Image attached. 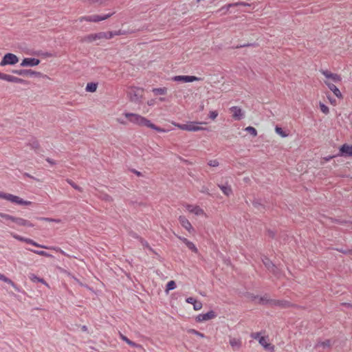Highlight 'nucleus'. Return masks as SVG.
Returning a JSON list of instances; mask_svg holds the SVG:
<instances>
[{"mask_svg":"<svg viewBox=\"0 0 352 352\" xmlns=\"http://www.w3.org/2000/svg\"><path fill=\"white\" fill-rule=\"evenodd\" d=\"M217 315L214 311H210L206 314L198 315L196 318V320L197 322H204L214 318Z\"/></svg>","mask_w":352,"mask_h":352,"instance_id":"12","label":"nucleus"},{"mask_svg":"<svg viewBox=\"0 0 352 352\" xmlns=\"http://www.w3.org/2000/svg\"><path fill=\"white\" fill-rule=\"evenodd\" d=\"M176 287V283L174 280H170L166 285V291L168 292L170 290H173Z\"/></svg>","mask_w":352,"mask_h":352,"instance_id":"32","label":"nucleus"},{"mask_svg":"<svg viewBox=\"0 0 352 352\" xmlns=\"http://www.w3.org/2000/svg\"><path fill=\"white\" fill-rule=\"evenodd\" d=\"M81 330L83 331H87V326H85V325L82 326Z\"/></svg>","mask_w":352,"mask_h":352,"instance_id":"58","label":"nucleus"},{"mask_svg":"<svg viewBox=\"0 0 352 352\" xmlns=\"http://www.w3.org/2000/svg\"><path fill=\"white\" fill-rule=\"evenodd\" d=\"M179 221L182 226L185 228L186 230H188L189 232H190L192 230H193V228L191 226V223L190 221L186 219L184 216H179Z\"/></svg>","mask_w":352,"mask_h":352,"instance_id":"16","label":"nucleus"},{"mask_svg":"<svg viewBox=\"0 0 352 352\" xmlns=\"http://www.w3.org/2000/svg\"><path fill=\"white\" fill-rule=\"evenodd\" d=\"M329 100H330V102H331V103H333V102H336V100H335V99H334V100H331V99H330V98H329Z\"/></svg>","mask_w":352,"mask_h":352,"instance_id":"62","label":"nucleus"},{"mask_svg":"<svg viewBox=\"0 0 352 352\" xmlns=\"http://www.w3.org/2000/svg\"><path fill=\"white\" fill-rule=\"evenodd\" d=\"M251 337L255 340H259V338H261L260 336V333L258 332H256V333H252L251 334Z\"/></svg>","mask_w":352,"mask_h":352,"instance_id":"47","label":"nucleus"},{"mask_svg":"<svg viewBox=\"0 0 352 352\" xmlns=\"http://www.w3.org/2000/svg\"><path fill=\"white\" fill-rule=\"evenodd\" d=\"M95 41H96V39L94 37V34H89L82 38V41L85 42V43H92Z\"/></svg>","mask_w":352,"mask_h":352,"instance_id":"27","label":"nucleus"},{"mask_svg":"<svg viewBox=\"0 0 352 352\" xmlns=\"http://www.w3.org/2000/svg\"><path fill=\"white\" fill-rule=\"evenodd\" d=\"M252 204L255 208L258 210H262L264 208L263 204L258 200H254L252 202Z\"/></svg>","mask_w":352,"mask_h":352,"instance_id":"30","label":"nucleus"},{"mask_svg":"<svg viewBox=\"0 0 352 352\" xmlns=\"http://www.w3.org/2000/svg\"><path fill=\"white\" fill-rule=\"evenodd\" d=\"M13 74L22 76H38L40 75L39 72H34L32 69H13L12 71Z\"/></svg>","mask_w":352,"mask_h":352,"instance_id":"10","label":"nucleus"},{"mask_svg":"<svg viewBox=\"0 0 352 352\" xmlns=\"http://www.w3.org/2000/svg\"><path fill=\"white\" fill-rule=\"evenodd\" d=\"M196 124H206L205 122H189L187 124H179L174 122L173 124L179 129L188 131H199L206 130V128L196 126Z\"/></svg>","mask_w":352,"mask_h":352,"instance_id":"2","label":"nucleus"},{"mask_svg":"<svg viewBox=\"0 0 352 352\" xmlns=\"http://www.w3.org/2000/svg\"><path fill=\"white\" fill-rule=\"evenodd\" d=\"M29 144H30L31 148L33 149L35 151L36 153L40 154L41 152L42 151L40 149L39 144H38L37 140H34L31 142H30Z\"/></svg>","mask_w":352,"mask_h":352,"instance_id":"20","label":"nucleus"},{"mask_svg":"<svg viewBox=\"0 0 352 352\" xmlns=\"http://www.w3.org/2000/svg\"><path fill=\"white\" fill-rule=\"evenodd\" d=\"M11 236L13 238H14L15 239H16V240H18L19 241H22V242H25L26 239H27V238H25L23 236H20V235H19L17 234L13 233V232L11 233Z\"/></svg>","mask_w":352,"mask_h":352,"instance_id":"38","label":"nucleus"},{"mask_svg":"<svg viewBox=\"0 0 352 352\" xmlns=\"http://www.w3.org/2000/svg\"><path fill=\"white\" fill-rule=\"evenodd\" d=\"M230 112L232 113V118L234 120H241L244 118V112L239 107H232L230 108Z\"/></svg>","mask_w":352,"mask_h":352,"instance_id":"9","label":"nucleus"},{"mask_svg":"<svg viewBox=\"0 0 352 352\" xmlns=\"http://www.w3.org/2000/svg\"><path fill=\"white\" fill-rule=\"evenodd\" d=\"M124 116L132 123L138 124L140 126H147V127L153 129L160 133L166 131L164 129H162V128L156 126L155 124L151 123L150 120H147L144 117H142L138 114L126 113L124 114Z\"/></svg>","mask_w":352,"mask_h":352,"instance_id":"1","label":"nucleus"},{"mask_svg":"<svg viewBox=\"0 0 352 352\" xmlns=\"http://www.w3.org/2000/svg\"><path fill=\"white\" fill-rule=\"evenodd\" d=\"M7 220L15 223L17 226H24L28 228H32L34 226V225L32 223H31L30 221L27 219L14 217L10 214L8 215V217H7Z\"/></svg>","mask_w":352,"mask_h":352,"instance_id":"4","label":"nucleus"},{"mask_svg":"<svg viewBox=\"0 0 352 352\" xmlns=\"http://www.w3.org/2000/svg\"><path fill=\"white\" fill-rule=\"evenodd\" d=\"M0 280L11 285L13 287L16 289L15 283L2 274H0Z\"/></svg>","mask_w":352,"mask_h":352,"instance_id":"25","label":"nucleus"},{"mask_svg":"<svg viewBox=\"0 0 352 352\" xmlns=\"http://www.w3.org/2000/svg\"><path fill=\"white\" fill-rule=\"evenodd\" d=\"M245 131H248L251 135H252L253 136H256L257 135V131H256V129L254 128L253 126H248L245 129Z\"/></svg>","mask_w":352,"mask_h":352,"instance_id":"37","label":"nucleus"},{"mask_svg":"<svg viewBox=\"0 0 352 352\" xmlns=\"http://www.w3.org/2000/svg\"><path fill=\"white\" fill-rule=\"evenodd\" d=\"M46 161H47L48 163H50V164H52V165H54V164H56L54 160H53L52 159L49 158V157L46 158Z\"/></svg>","mask_w":352,"mask_h":352,"instance_id":"52","label":"nucleus"},{"mask_svg":"<svg viewBox=\"0 0 352 352\" xmlns=\"http://www.w3.org/2000/svg\"><path fill=\"white\" fill-rule=\"evenodd\" d=\"M19 62V58L14 54H6L1 61L0 62L1 66H6L7 65H14Z\"/></svg>","mask_w":352,"mask_h":352,"instance_id":"5","label":"nucleus"},{"mask_svg":"<svg viewBox=\"0 0 352 352\" xmlns=\"http://www.w3.org/2000/svg\"><path fill=\"white\" fill-rule=\"evenodd\" d=\"M114 13H115V12L109 13V14H107L104 15L94 14V15L87 16H83L80 19V21H82V20H85L87 21H90V22H99L100 21H103V20L109 19Z\"/></svg>","mask_w":352,"mask_h":352,"instance_id":"6","label":"nucleus"},{"mask_svg":"<svg viewBox=\"0 0 352 352\" xmlns=\"http://www.w3.org/2000/svg\"><path fill=\"white\" fill-rule=\"evenodd\" d=\"M319 107H320V111L325 115H327L329 113V107L327 105H325L324 103L320 102Z\"/></svg>","mask_w":352,"mask_h":352,"instance_id":"31","label":"nucleus"},{"mask_svg":"<svg viewBox=\"0 0 352 352\" xmlns=\"http://www.w3.org/2000/svg\"><path fill=\"white\" fill-rule=\"evenodd\" d=\"M258 342L260 343V344H261L265 349H269L270 348H271V346L270 344H268L267 342V340L265 337H263L261 336L259 340H258Z\"/></svg>","mask_w":352,"mask_h":352,"instance_id":"26","label":"nucleus"},{"mask_svg":"<svg viewBox=\"0 0 352 352\" xmlns=\"http://www.w3.org/2000/svg\"><path fill=\"white\" fill-rule=\"evenodd\" d=\"M229 343L234 351H238L242 346V341L241 338H232L229 339Z\"/></svg>","mask_w":352,"mask_h":352,"instance_id":"15","label":"nucleus"},{"mask_svg":"<svg viewBox=\"0 0 352 352\" xmlns=\"http://www.w3.org/2000/svg\"><path fill=\"white\" fill-rule=\"evenodd\" d=\"M172 80L176 82H191L194 81H199L201 78L194 76H175L173 77Z\"/></svg>","mask_w":352,"mask_h":352,"instance_id":"7","label":"nucleus"},{"mask_svg":"<svg viewBox=\"0 0 352 352\" xmlns=\"http://www.w3.org/2000/svg\"><path fill=\"white\" fill-rule=\"evenodd\" d=\"M330 78L336 83L341 82L342 80V78L340 75L333 73L331 74Z\"/></svg>","mask_w":352,"mask_h":352,"instance_id":"36","label":"nucleus"},{"mask_svg":"<svg viewBox=\"0 0 352 352\" xmlns=\"http://www.w3.org/2000/svg\"><path fill=\"white\" fill-rule=\"evenodd\" d=\"M32 245L36 246V247H40V248H45V246L41 245L38 243H37L36 242H35V241H33Z\"/></svg>","mask_w":352,"mask_h":352,"instance_id":"55","label":"nucleus"},{"mask_svg":"<svg viewBox=\"0 0 352 352\" xmlns=\"http://www.w3.org/2000/svg\"><path fill=\"white\" fill-rule=\"evenodd\" d=\"M160 100L161 101H164V100H165V98H160Z\"/></svg>","mask_w":352,"mask_h":352,"instance_id":"63","label":"nucleus"},{"mask_svg":"<svg viewBox=\"0 0 352 352\" xmlns=\"http://www.w3.org/2000/svg\"><path fill=\"white\" fill-rule=\"evenodd\" d=\"M192 305L194 309L196 311L201 309L202 307L201 302L197 300H196L195 302H194Z\"/></svg>","mask_w":352,"mask_h":352,"instance_id":"40","label":"nucleus"},{"mask_svg":"<svg viewBox=\"0 0 352 352\" xmlns=\"http://www.w3.org/2000/svg\"><path fill=\"white\" fill-rule=\"evenodd\" d=\"M30 279L34 283H42L46 284L45 281L43 278H39L34 274L31 275Z\"/></svg>","mask_w":352,"mask_h":352,"instance_id":"33","label":"nucleus"},{"mask_svg":"<svg viewBox=\"0 0 352 352\" xmlns=\"http://www.w3.org/2000/svg\"><path fill=\"white\" fill-rule=\"evenodd\" d=\"M195 332L197 335H199V336H201V337H203V336H204V334H203V333H199V332L196 331H195Z\"/></svg>","mask_w":352,"mask_h":352,"instance_id":"59","label":"nucleus"},{"mask_svg":"<svg viewBox=\"0 0 352 352\" xmlns=\"http://www.w3.org/2000/svg\"><path fill=\"white\" fill-rule=\"evenodd\" d=\"M122 339L126 341V343H128L129 345L134 346L135 343L132 341H131L129 339H128L126 337L122 336Z\"/></svg>","mask_w":352,"mask_h":352,"instance_id":"46","label":"nucleus"},{"mask_svg":"<svg viewBox=\"0 0 352 352\" xmlns=\"http://www.w3.org/2000/svg\"><path fill=\"white\" fill-rule=\"evenodd\" d=\"M185 207H186V210H188L190 212L194 213L195 214H196L197 216L202 215L204 214V210L201 209L199 206H194L190 204H186Z\"/></svg>","mask_w":352,"mask_h":352,"instance_id":"17","label":"nucleus"},{"mask_svg":"<svg viewBox=\"0 0 352 352\" xmlns=\"http://www.w3.org/2000/svg\"><path fill=\"white\" fill-rule=\"evenodd\" d=\"M114 34H115V36H117V35H124L125 34V32L124 31H122L121 30H118V31H113Z\"/></svg>","mask_w":352,"mask_h":352,"instance_id":"50","label":"nucleus"},{"mask_svg":"<svg viewBox=\"0 0 352 352\" xmlns=\"http://www.w3.org/2000/svg\"><path fill=\"white\" fill-rule=\"evenodd\" d=\"M1 79L6 80L8 82H12L15 83L24 84L25 82V80H24L22 78H19L18 77H15L3 73H1Z\"/></svg>","mask_w":352,"mask_h":352,"instance_id":"13","label":"nucleus"},{"mask_svg":"<svg viewBox=\"0 0 352 352\" xmlns=\"http://www.w3.org/2000/svg\"><path fill=\"white\" fill-rule=\"evenodd\" d=\"M94 37L96 41V40L104 39V37H106V36H105L104 32H100L94 34Z\"/></svg>","mask_w":352,"mask_h":352,"instance_id":"39","label":"nucleus"},{"mask_svg":"<svg viewBox=\"0 0 352 352\" xmlns=\"http://www.w3.org/2000/svg\"><path fill=\"white\" fill-rule=\"evenodd\" d=\"M85 1H88L89 3H98V4H103L108 0H84Z\"/></svg>","mask_w":352,"mask_h":352,"instance_id":"41","label":"nucleus"},{"mask_svg":"<svg viewBox=\"0 0 352 352\" xmlns=\"http://www.w3.org/2000/svg\"><path fill=\"white\" fill-rule=\"evenodd\" d=\"M0 199H3L19 205L29 206L32 204L31 201H25L18 196L3 192H0Z\"/></svg>","mask_w":352,"mask_h":352,"instance_id":"3","label":"nucleus"},{"mask_svg":"<svg viewBox=\"0 0 352 352\" xmlns=\"http://www.w3.org/2000/svg\"><path fill=\"white\" fill-rule=\"evenodd\" d=\"M186 245L187 246V248L188 249H190V250H192L193 252L195 253H197L198 252V250L197 248H196V246L194 245L193 243H192L191 241H188L187 242V243L186 244Z\"/></svg>","mask_w":352,"mask_h":352,"instance_id":"35","label":"nucleus"},{"mask_svg":"<svg viewBox=\"0 0 352 352\" xmlns=\"http://www.w3.org/2000/svg\"><path fill=\"white\" fill-rule=\"evenodd\" d=\"M263 263L269 270L272 271L274 274H276L277 267L274 264H272V263L268 258H265V260L263 261Z\"/></svg>","mask_w":352,"mask_h":352,"instance_id":"22","label":"nucleus"},{"mask_svg":"<svg viewBox=\"0 0 352 352\" xmlns=\"http://www.w3.org/2000/svg\"><path fill=\"white\" fill-rule=\"evenodd\" d=\"M202 192H205V193H207V194H209L208 189L203 190Z\"/></svg>","mask_w":352,"mask_h":352,"instance_id":"60","label":"nucleus"},{"mask_svg":"<svg viewBox=\"0 0 352 352\" xmlns=\"http://www.w3.org/2000/svg\"><path fill=\"white\" fill-rule=\"evenodd\" d=\"M331 346V341L330 340H326L323 342H318L316 344V348L322 347L323 349H329V348H330Z\"/></svg>","mask_w":352,"mask_h":352,"instance_id":"21","label":"nucleus"},{"mask_svg":"<svg viewBox=\"0 0 352 352\" xmlns=\"http://www.w3.org/2000/svg\"><path fill=\"white\" fill-rule=\"evenodd\" d=\"M152 91L155 96L166 95L167 94V89L166 87L154 88Z\"/></svg>","mask_w":352,"mask_h":352,"instance_id":"24","label":"nucleus"},{"mask_svg":"<svg viewBox=\"0 0 352 352\" xmlns=\"http://www.w3.org/2000/svg\"><path fill=\"white\" fill-rule=\"evenodd\" d=\"M275 131H276V133L280 135L281 137H283V138L286 137V131L281 127L276 126L275 128Z\"/></svg>","mask_w":352,"mask_h":352,"instance_id":"34","label":"nucleus"},{"mask_svg":"<svg viewBox=\"0 0 352 352\" xmlns=\"http://www.w3.org/2000/svg\"><path fill=\"white\" fill-rule=\"evenodd\" d=\"M196 300L195 298H194L193 297H189L188 298H186V302L188 303H190V304H193L194 302H195Z\"/></svg>","mask_w":352,"mask_h":352,"instance_id":"49","label":"nucleus"},{"mask_svg":"<svg viewBox=\"0 0 352 352\" xmlns=\"http://www.w3.org/2000/svg\"><path fill=\"white\" fill-rule=\"evenodd\" d=\"M97 89V84L90 82L87 85L86 91L89 92H94Z\"/></svg>","mask_w":352,"mask_h":352,"instance_id":"28","label":"nucleus"},{"mask_svg":"<svg viewBox=\"0 0 352 352\" xmlns=\"http://www.w3.org/2000/svg\"><path fill=\"white\" fill-rule=\"evenodd\" d=\"M134 173L137 175H140V173L137 171V170H135Z\"/></svg>","mask_w":352,"mask_h":352,"instance_id":"61","label":"nucleus"},{"mask_svg":"<svg viewBox=\"0 0 352 352\" xmlns=\"http://www.w3.org/2000/svg\"><path fill=\"white\" fill-rule=\"evenodd\" d=\"M208 165L210 166H217L219 165V162L217 161V160H210L209 162H208Z\"/></svg>","mask_w":352,"mask_h":352,"instance_id":"45","label":"nucleus"},{"mask_svg":"<svg viewBox=\"0 0 352 352\" xmlns=\"http://www.w3.org/2000/svg\"><path fill=\"white\" fill-rule=\"evenodd\" d=\"M247 4L245 3H243V2H239V3H229L228 5H226L224 6H223L222 8H221L217 12H221V14H226L228 11H229V9L232 7H234V6H246Z\"/></svg>","mask_w":352,"mask_h":352,"instance_id":"19","label":"nucleus"},{"mask_svg":"<svg viewBox=\"0 0 352 352\" xmlns=\"http://www.w3.org/2000/svg\"><path fill=\"white\" fill-rule=\"evenodd\" d=\"M258 300H259V302L262 303V304H264L267 302V300L264 297H261V298H259Z\"/></svg>","mask_w":352,"mask_h":352,"instance_id":"51","label":"nucleus"},{"mask_svg":"<svg viewBox=\"0 0 352 352\" xmlns=\"http://www.w3.org/2000/svg\"><path fill=\"white\" fill-rule=\"evenodd\" d=\"M218 116V113L217 111H211L209 113V118L212 120H214Z\"/></svg>","mask_w":352,"mask_h":352,"instance_id":"42","label":"nucleus"},{"mask_svg":"<svg viewBox=\"0 0 352 352\" xmlns=\"http://www.w3.org/2000/svg\"><path fill=\"white\" fill-rule=\"evenodd\" d=\"M179 239L186 245L189 241L184 237H179Z\"/></svg>","mask_w":352,"mask_h":352,"instance_id":"54","label":"nucleus"},{"mask_svg":"<svg viewBox=\"0 0 352 352\" xmlns=\"http://www.w3.org/2000/svg\"><path fill=\"white\" fill-rule=\"evenodd\" d=\"M220 189L222 190L224 195L229 196L232 193V188L230 186H225V185H218Z\"/></svg>","mask_w":352,"mask_h":352,"instance_id":"23","label":"nucleus"},{"mask_svg":"<svg viewBox=\"0 0 352 352\" xmlns=\"http://www.w3.org/2000/svg\"><path fill=\"white\" fill-rule=\"evenodd\" d=\"M104 34L106 36V37H104V39H110L115 36L113 31L104 32Z\"/></svg>","mask_w":352,"mask_h":352,"instance_id":"43","label":"nucleus"},{"mask_svg":"<svg viewBox=\"0 0 352 352\" xmlns=\"http://www.w3.org/2000/svg\"><path fill=\"white\" fill-rule=\"evenodd\" d=\"M33 241H34L32 239L27 238L26 241H25V243H27L28 244H30V245H32Z\"/></svg>","mask_w":352,"mask_h":352,"instance_id":"56","label":"nucleus"},{"mask_svg":"<svg viewBox=\"0 0 352 352\" xmlns=\"http://www.w3.org/2000/svg\"><path fill=\"white\" fill-rule=\"evenodd\" d=\"M322 74L327 78H330V77L331 76V74L333 73H331V72L328 71V70H323L322 71Z\"/></svg>","mask_w":352,"mask_h":352,"instance_id":"44","label":"nucleus"},{"mask_svg":"<svg viewBox=\"0 0 352 352\" xmlns=\"http://www.w3.org/2000/svg\"><path fill=\"white\" fill-rule=\"evenodd\" d=\"M29 250L33 252L34 253L36 254H38L40 256H46V257H50L52 256L51 254H50L48 252H45V251H43V250H31L30 249Z\"/></svg>","mask_w":352,"mask_h":352,"instance_id":"29","label":"nucleus"},{"mask_svg":"<svg viewBox=\"0 0 352 352\" xmlns=\"http://www.w3.org/2000/svg\"><path fill=\"white\" fill-rule=\"evenodd\" d=\"M40 60L34 58H25L21 63V67H34L38 65Z\"/></svg>","mask_w":352,"mask_h":352,"instance_id":"14","label":"nucleus"},{"mask_svg":"<svg viewBox=\"0 0 352 352\" xmlns=\"http://www.w3.org/2000/svg\"><path fill=\"white\" fill-rule=\"evenodd\" d=\"M8 214L0 212V217L6 220H7V217H8Z\"/></svg>","mask_w":352,"mask_h":352,"instance_id":"53","label":"nucleus"},{"mask_svg":"<svg viewBox=\"0 0 352 352\" xmlns=\"http://www.w3.org/2000/svg\"><path fill=\"white\" fill-rule=\"evenodd\" d=\"M338 156L341 157H352V145L344 144L339 148V153Z\"/></svg>","mask_w":352,"mask_h":352,"instance_id":"8","label":"nucleus"},{"mask_svg":"<svg viewBox=\"0 0 352 352\" xmlns=\"http://www.w3.org/2000/svg\"><path fill=\"white\" fill-rule=\"evenodd\" d=\"M200 109H201V110H203V109H204V105H202V106H201V107H200Z\"/></svg>","mask_w":352,"mask_h":352,"instance_id":"64","label":"nucleus"},{"mask_svg":"<svg viewBox=\"0 0 352 352\" xmlns=\"http://www.w3.org/2000/svg\"><path fill=\"white\" fill-rule=\"evenodd\" d=\"M337 156H338L337 155H329V156H327V157H324L323 158V160H324L325 162H329L331 159H333V158H334V157H337Z\"/></svg>","mask_w":352,"mask_h":352,"instance_id":"48","label":"nucleus"},{"mask_svg":"<svg viewBox=\"0 0 352 352\" xmlns=\"http://www.w3.org/2000/svg\"><path fill=\"white\" fill-rule=\"evenodd\" d=\"M324 83L336 97H338V98H342V95L340 89L333 83H331L328 81H325Z\"/></svg>","mask_w":352,"mask_h":352,"instance_id":"18","label":"nucleus"},{"mask_svg":"<svg viewBox=\"0 0 352 352\" xmlns=\"http://www.w3.org/2000/svg\"><path fill=\"white\" fill-rule=\"evenodd\" d=\"M71 185L76 189H78V190H80V188L78 187L76 185H75L73 182L72 183H70Z\"/></svg>","mask_w":352,"mask_h":352,"instance_id":"57","label":"nucleus"},{"mask_svg":"<svg viewBox=\"0 0 352 352\" xmlns=\"http://www.w3.org/2000/svg\"><path fill=\"white\" fill-rule=\"evenodd\" d=\"M143 90L140 89H131L129 91V96L130 97V100L133 102H137L140 101V98L142 97Z\"/></svg>","mask_w":352,"mask_h":352,"instance_id":"11","label":"nucleus"}]
</instances>
